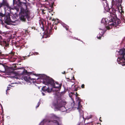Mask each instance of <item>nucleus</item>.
<instances>
[{
  "mask_svg": "<svg viewBox=\"0 0 125 125\" xmlns=\"http://www.w3.org/2000/svg\"><path fill=\"white\" fill-rule=\"evenodd\" d=\"M76 94H77V93H76Z\"/></svg>",
  "mask_w": 125,
  "mask_h": 125,
  "instance_id": "nucleus-37",
  "label": "nucleus"
},
{
  "mask_svg": "<svg viewBox=\"0 0 125 125\" xmlns=\"http://www.w3.org/2000/svg\"><path fill=\"white\" fill-rule=\"evenodd\" d=\"M55 125H61V124H59L58 121L56 120H55Z\"/></svg>",
  "mask_w": 125,
  "mask_h": 125,
  "instance_id": "nucleus-15",
  "label": "nucleus"
},
{
  "mask_svg": "<svg viewBox=\"0 0 125 125\" xmlns=\"http://www.w3.org/2000/svg\"><path fill=\"white\" fill-rule=\"evenodd\" d=\"M69 96H70V97H71V94H69Z\"/></svg>",
  "mask_w": 125,
  "mask_h": 125,
  "instance_id": "nucleus-31",
  "label": "nucleus"
},
{
  "mask_svg": "<svg viewBox=\"0 0 125 125\" xmlns=\"http://www.w3.org/2000/svg\"><path fill=\"white\" fill-rule=\"evenodd\" d=\"M55 24H57L59 22L58 19H55Z\"/></svg>",
  "mask_w": 125,
  "mask_h": 125,
  "instance_id": "nucleus-17",
  "label": "nucleus"
},
{
  "mask_svg": "<svg viewBox=\"0 0 125 125\" xmlns=\"http://www.w3.org/2000/svg\"><path fill=\"white\" fill-rule=\"evenodd\" d=\"M1 33V32L0 31V34ZM3 40L2 39L1 37L0 36V44H2V42Z\"/></svg>",
  "mask_w": 125,
  "mask_h": 125,
  "instance_id": "nucleus-14",
  "label": "nucleus"
},
{
  "mask_svg": "<svg viewBox=\"0 0 125 125\" xmlns=\"http://www.w3.org/2000/svg\"><path fill=\"white\" fill-rule=\"evenodd\" d=\"M62 25L63 26V27H65L66 28V29L67 30H68V28L66 27V25L65 24H62Z\"/></svg>",
  "mask_w": 125,
  "mask_h": 125,
  "instance_id": "nucleus-18",
  "label": "nucleus"
},
{
  "mask_svg": "<svg viewBox=\"0 0 125 125\" xmlns=\"http://www.w3.org/2000/svg\"><path fill=\"white\" fill-rule=\"evenodd\" d=\"M56 28H55V30H56Z\"/></svg>",
  "mask_w": 125,
  "mask_h": 125,
  "instance_id": "nucleus-34",
  "label": "nucleus"
},
{
  "mask_svg": "<svg viewBox=\"0 0 125 125\" xmlns=\"http://www.w3.org/2000/svg\"><path fill=\"white\" fill-rule=\"evenodd\" d=\"M15 78H16L17 79H19V78H18V77H14Z\"/></svg>",
  "mask_w": 125,
  "mask_h": 125,
  "instance_id": "nucleus-24",
  "label": "nucleus"
},
{
  "mask_svg": "<svg viewBox=\"0 0 125 125\" xmlns=\"http://www.w3.org/2000/svg\"><path fill=\"white\" fill-rule=\"evenodd\" d=\"M38 52H36L34 53V55H37L38 54Z\"/></svg>",
  "mask_w": 125,
  "mask_h": 125,
  "instance_id": "nucleus-23",
  "label": "nucleus"
},
{
  "mask_svg": "<svg viewBox=\"0 0 125 125\" xmlns=\"http://www.w3.org/2000/svg\"><path fill=\"white\" fill-rule=\"evenodd\" d=\"M112 6H116L118 9L117 10H115L114 12L115 13H119L122 15L121 18V19L123 22L125 23V19L123 17V14H124V11L122 6H121V2L120 1L117 0H112L111 1Z\"/></svg>",
  "mask_w": 125,
  "mask_h": 125,
  "instance_id": "nucleus-3",
  "label": "nucleus"
},
{
  "mask_svg": "<svg viewBox=\"0 0 125 125\" xmlns=\"http://www.w3.org/2000/svg\"><path fill=\"white\" fill-rule=\"evenodd\" d=\"M42 94L43 95H44V93H42Z\"/></svg>",
  "mask_w": 125,
  "mask_h": 125,
  "instance_id": "nucleus-28",
  "label": "nucleus"
},
{
  "mask_svg": "<svg viewBox=\"0 0 125 125\" xmlns=\"http://www.w3.org/2000/svg\"><path fill=\"white\" fill-rule=\"evenodd\" d=\"M51 122V121L49 120L44 119L41 122V123L43 125H45V124H48Z\"/></svg>",
  "mask_w": 125,
  "mask_h": 125,
  "instance_id": "nucleus-11",
  "label": "nucleus"
},
{
  "mask_svg": "<svg viewBox=\"0 0 125 125\" xmlns=\"http://www.w3.org/2000/svg\"><path fill=\"white\" fill-rule=\"evenodd\" d=\"M6 6L7 8L10 9V7L9 6L7 2L6 1H3V2L0 4V8L2 6Z\"/></svg>",
  "mask_w": 125,
  "mask_h": 125,
  "instance_id": "nucleus-10",
  "label": "nucleus"
},
{
  "mask_svg": "<svg viewBox=\"0 0 125 125\" xmlns=\"http://www.w3.org/2000/svg\"><path fill=\"white\" fill-rule=\"evenodd\" d=\"M85 120V119L84 118H80V120H82V121L80 122L78 125H84Z\"/></svg>",
  "mask_w": 125,
  "mask_h": 125,
  "instance_id": "nucleus-12",
  "label": "nucleus"
},
{
  "mask_svg": "<svg viewBox=\"0 0 125 125\" xmlns=\"http://www.w3.org/2000/svg\"><path fill=\"white\" fill-rule=\"evenodd\" d=\"M118 55H122V57H119L118 59V63L122 66L125 65V48L120 50L117 52Z\"/></svg>",
  "mask_w": 125,
  "mask_h": 125,
  "instance_id": "nucleus-6",
  "label": "nucleus"
},
{
  "mask_svg": "<svg viewBox=\"0 0 125 125\" xmlns=\"http://www.w3.org/2000/svg\"><path fill=\"white\" fill-rule=\"evenodd\" d=\"M62 73L63 74H65V71H64L63 73Z\"/></svg>",
  "mask_w": 125,
  "mask_h": 125,
  "instance_id": "nucleus-25",
  "label": "nucleus"
},
{
  "mask_svg": "<svg viewBox=\"0 0 125 125\" xmlns=\"http://www.w3.org/2000/svg\"><path fill=\"white\" fill-rule=\"evenodd\" d=\"M84 85L83 84H82L81 86V87L82 88H84Z\"/></svg>",
  "mask_w": 125,
  "mask_h": 125,
  "instance_id": "nucleus-22",
  "label": "nucleus"
},
{
  "mask_svg": "<svg viewBox=\"0 0 125 125\" xmlns=\"http://www.w3.org/2000/svg\"><path fill=\"white\" fill-rule=\"evenodd\" d=\"M9 90V89L8 88L7 90H6V92L7 91V90Z\"/></svg>",
  "mask_w": 125,
  "mask_h": 125,
  "instance_id": "nucleus-30",
  "label": "nucleus"
},
{
  "mask_svg": "<svg viewBox=\"0 0 125 125\" xmlns=\"http://www.w3.org/2000/svg\"><path fill=\"white\" fill-rule=\"evenodd\" d=\"M76 102L75 104L74 102L73 103H72V105H74V106L73 107L77 108L79 110L80 117H83V112L82 109V106L81 104V100L79 97L77 96V95L76 96Z\"/></svg>",
  "mask_w": 125,
  "mask_h": 125,
  "instance_id": "nucleus-5",
  "label": "nucleus"
},
{
  "mask_svg": "<svg viewBox=\"0 0 125 125\" xmlns=\"http://www.w3.org/2000/svg\"><path fill=\"white\" fill-rule=\"evenodd\" d=\"M48 86L47 88L44 89L45 87L43 86L42 88V90L44 91L46 90L48 93L54 92L55 88V84L54 80L51 78L47 79L46 81V83H45Z\"/></svg>",
  "mask_w": 125,
  "mask_h": 125,
  "instance_id": "nucleus-4",
  "label": "nucleus"
},
{
  "mask_svg": "<svg viewBox=\"0 0 125 125\" xmlns=\"http://www.w3.org/2000/svg\"><path fill=\"white\" fill-rule=\"evenodd\" d=\"M71 94H72V93H71Z\"/></svg>",
  "mask_w": 125,
  "mask_h": 125,
  "instance_id": "nucleus-38",
  "label": "nucleus"
},
{
  "mask_svg": "<svg viewBox=\"0 0 125 125\" xmlns=\"http://www.w3.org/2000/svg\"><path fill=\"white\" fill-rule=\"evenodd\" d=\"M4 43H6V41H4L3 42Z\"/></svg>",
  "mask_w": 125,
  "mask_h": 125,
  "instance_id": "nucleus-27",
  "label": "nucleus"
},
{
  "mask_svg": "<svg viewBox=\"0 0 125 125\" xmlns=\"http://www.w3.org/2000/svg\"><path fill=\"white\" fill-rule=\"evenodd\" d=\"M22 68V69H23V68Z\"/></svg>",
  "mask_w": 125,
  "mask_h": 125,
  "instance_id": "nucleus-36",
  "label": "nucleus"
},
{
  "mask_svg": "<svg viewBox=\"0 0 125 125\" xmlns=\"http://www.w3.org/2000/svg\"><path fill=\"white\" fill-rule=\"evenodd\" d=\"M104 2L103 3L104 4V7L105 10L107 11L108 12L110 10L108 4L107 3L106 0H103Z\"/></svg>",
  "mask_w": 125,
  "mask_h": 125,
  "instance_id": "nucleus-9",
  "label": "nucleus"
},
{
  "mask_svg": "<svg viewBox=\"0 0 125 125\" xmlns=\"http://www.w3.org/2000/svg\"><path fill=\"white\" fill-rule=\"evenodd\" d=\"M101 118H100V119H99V120L100 121H101V122H102V121L101 120Z\"/></svg>",
  "mask_w": 125,
  "mask_h": 125,
  "instance_id": "nucleus-26",
  "label": "nucleus"
},
{
  "mask_svg": "<svg viewBox=\"0 0 125 125\" xmlns=\"http://www.w3.org/2000/svg\"><path fill=\"white\" fill-rule=\"evenodd\" d=\"M23 79L27 83H31V81L33 80L35 81L34 79L31 78V77L29 76L28 75L27 76H25L23 78Z\"/></svg>",
  "mask_w": 125,
  "mask_h": 125,
  "instance_id": "nucleus-8",
  "label": "nucleus"
},
{
  "mask_svg": "<svg viewBox=\"0 0 125 125\" xmlns=\"http://www.w3.org/2000/svg\"><path fill=\"white\" fill-rule=\"evenodd\" d=\"M119 1H120V2H121H121L122 1V0H120Z\"/></svg>",
  "mask_w": 125,
  "mask_h": 125,
  "instance_id": "nucleus-29",
  "label": "nucleus"
},
{
  "mask_svg": "<svg viewBox=\"0 0 125 125\" xmlns=\"http://www.w3.org/2000/svg\"><path fill=\"white\" fill-rule=\"evenodd\" d=\"M15 0H13V3H14V2H15ZM20 1V0H17V1H18V2H19V3H21V2Z\"/></svg>",
  "mask_w": 125,
  "mask_h": 125,
  "instance_id": "nucleus-20",
  "label": "nucleus"
},
{
  "mask_svg": "<svg viewBox=\"0 0 125 125\" xmlns=\"http://www.w3.org/2000/svg\"><path fill=\"white\" fill-rule=\"evenodd\" d=\"M40 104V102H39L38 103V105L36 107V108H37L39 105Z\"/></svg>",
  "mask_w": 125,
  "mask_h": 125,
  "instance_id": "nucleus-21",
  "label": "nucleus"
},
{
  "mask_svg": "<svg viewBox=\"0 0 125 125\" xmlns=\"http://www.w3.org/2000/svg\"><path fill=\"white\" fill-rule=\"evenodd\" d=\"M20 16L21 20L24 21L26 18L29 17L28 12L23 8H21V12L20 14Z\"/></svg>",
  "mask_w": 125,
  "mask_h": 125,
  "instance_id": "nucleus-7",
  "label": "nucleus"
},
{
  "mask_svg": "<svg viewBox=\"0 0 125 125\" xmlns=\"http://www.w3.org/2000/svg\"><path fill=\"white\" fill-rule=\"evenodd\" d=\"M88 118L87 119L88 120V119H89L90 118Z\"/></svg>",
  "mask_w": 125,
  "mask_h": 125,
  "instance_id": "nucleus-32",
  "label": "nucleus"
},
{
  "mask_svg": "<svg viewBox=\"0 0 125 125\" xmlns=\"http://www.w3.org/2000/svg\"><path fill=\"white\" fill-rule=\"evenodd\" d=\"M27 73V71L25 70V69H24V71H23L22 73V74H26Z\"/></svg>",
  "mask_w": 125,
  "mask_h": 125,
  "instance_id": "nucleus-13",
  "label": "nucleus"
},
{
  "mask_svg": "<svg viewBox=\"0 0 125 125\" xmlns=\"http://www.w3.org/2000/svg\"><path fill=\"white\" fill-rule=\"evenodd\" d=\"M51 107L52 108H54L55 107V104L54 102H52L51 104Z\"/></svg>",
  "mask_w": 125,
  "mask_h": 125,
  "instance_id": "nucleus-16",
  "label": "nucleus"
},
{
  "mask_svg": "<svg viewBox=\"0 0 125 125\" xmlns=\"http://www.w3.org/2000/svg\"><path fill=\"white\" fill-rule=\"evenodd\" d=\"M6 9V8H5H5H4V9H5H5Z\"/></svg>",
  "mask_w": 125,
  "mask_h": 125,
  "instance_id": "nucleus-33",
  "label": "nucleus"
},
{
  "mask_svg": "<svg viewBox=\"0 0 125 125\" xmlns=\"http://www.w3.org/2000/svg\"><path fill=\"white\" fill-rule=\"evenodd\" d=\"M112 14H111L110 17L109 18V21H107L109 19L103 18L101 21L102 28H100L99 29L102 30L101 33H99V35L97 36V38L100 39L101 37L104 34V28H106L107 29H109L111 28L112 26L114 25V18L113 17Z\"/></svg>",
  "mask_w": 125,
  "mask_h": 125,
  "instance_id": "nucleus-2",
  "label": "nucleus"
},
{
  "mask_svg": "<svg viewBox=\"0 0 125 125\" xmlns=\"http://www.w3.org/2000/svg\"><path fill=\"white\" fill-rule=\"evenodd\" d=\"M4 14L0 12V16L2 17H4Z\"/></svg>",
  "mask_w": 125,
  "mask_h": 125,
  "instance_id": "nucleus-19",
  "label": "nucleus"
},
{
  "mask_svg": "<svg viewBox=\"0 0 125 125\" xmlns=\"http://www.w3.org/2000/svg\"><path fill=\"white\" fill-rule=\"evenodd\" d=\"M62 85V83H59L58 82H55V110H60L63 112L66 109L64 106L66 104L65 101L61 99V96L65 93L63 91L59 92Z\"/></svg>",
  "mask_w": 125,
  "mask_h": 125,
  "instance_id": "nucleus-1",
  "label": "nucleus"
},
{
  "mask_svg": "<svg viewBox=\"0 0 125 125\" xmlns=\"http://www.w3.org/2000/svg\"><path fill=\"white\" fill-rule=\"evenodd\" d=\"M73 80H74V78H73Z\"/></svg>",
  "mask_w": 125,
  "mask_h": 125,
  "instance_id": "nucleus-35",
  "label": "nucleus"
}]
</instances>
